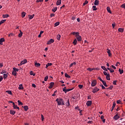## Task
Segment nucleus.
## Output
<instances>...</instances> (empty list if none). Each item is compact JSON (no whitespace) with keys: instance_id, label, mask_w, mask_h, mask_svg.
Here are the masks:
<instances>
[{"instance_id":"11","label":"nucleus","mask_w":125,"mask_h":125,"mask_svg":"<svg viewBox=\"0 0 125 125\" xmlns=\"http://www.w3.org/2000/svg\"><path fill=\"white\" fill-rule=\"evenodd\" d=\"M5 40L4 38H2L0 39V44H1V45H2V44H3V43H2L3 42H4Z\"/></svg>"},{"instance_id":"30","label":"nucleus","mask_w":125,"mask_h":125,"mask_svg":"<svg viewBox=\"0 0 125 125\" xmlns=\"http://www.w3.org/2000/svg\"><path fill=\"white\" fill-rule=\"evenodd\" d=\"M24 111H28L29 110V107H28V106L25 105L24 106Z\"/></svg>"},{"instance_id":"20","label":"nucleus","mask_w":125,"mask_h":125,"mask_svg":"<svg viewBox=\"0 0 125 125\" xmlns=\"http://www.w3.org/2000/svg\"><path fill=\"white\" fill-rule=\"evenodd\" d=\"M118 32H120V33H123V32H124V28H119L118 29Z\"/></svg>"},{"instance_id":"47","label":"nucleus","mask_w":125,"mask_h":125,"mask_svg":"<svg viewBox=\"0 0 125 125\" xmlns=\"http://www.w3.org/2000/svg\"><path fill=\"white\" fill-rule=\"evenodd\" d=\"M94 70V68H88L87 70L89 71V72H91L92 71H93Z\"/></svg>"},{"instance_id":"54","label":"nucleus","mask_w":125,"mask_h":125,"mask_svg":"<svg viewBox=\"0 0 125 125\" xmlns=\"http://www.w3.org/2000/svg\"><path fill=\"white\" fill-rule=\"evenodd\" d=\"M121 7H122V8H125V3L121 5Z\"/></svg>"},{"instance_id":"44","label":"nucleus","mask_w":125,"mask_h":125,"mask_svg":"<svg viewBox=\"0 0 125 125\" xmlns=\"http://www.w3.org/2000/svg\"><path fill=\"white\" fill-rule=\"evenodd\" d=\"M13 107L14 109H16V107H17V105H16L14 103H13Z\"/></svg>"},{"instance_id":"10","label":"nucleus","mask_w":125,"mask_h":125,"mask_svg":"<svg viewBox=\"0 0 125 125\" xmlns=\"http://www.w3.org/2000/svg\"><path fill=\"white\" fill-rule=\"evenodd\" d=\"M97 82L96 80H94L92 82L91 86H95L96 85Z\"/></svg>"},{"instance_id":"62","label":"nucleus","mask_w":125,"mask_h":125,"mask_svg":"<svg viewBox=\"0 0 125 125\" xmlns=\"http://www.w3.org/2000/svg\"><path fill=\"white\" fill-rule=\"evenodd\" d=\"M13 36V33H10L8 35V37H12Z\"/></svg>"},{"instance_id":"61","label":"nucleus","mask_w":125,"mask_h":125,"mask_svg":"<svg viewBox=\"0 0 125 125\" xmlns=\"http://www.w3.org/2000/svg\"><path fill=\"white\" fill-rule=\"evenodd\" d=\"M4 73H6V71L5 70H2L1 72V74H4Z\"/></svg>"},{"instance_id":"29","label":"nucleus","mask_w":125,"mask_h":125,"mask_svg":"<svg viewBox=\"0 0 125 125\" xmlns=\"http://www.w3.org/2000/svg\"><path fill=\"white\" fill-rule=\"evenodd\" d=\"M3 18H7L8 17H9V15L6 14V15H2Z\"/></svg>"},{"instance_id":"3","label":"nucleus","mask_w":125,"mask_h":125,"mask_svg":"<svg viewBox=\"0 0 125 125\" xmlns=\"http://www.w3.org/2000/svg\"><path fill=\"white\" fill-rule=\"evenodd\" d=\"M78 42H82V36L80 35H75Z\"/></svg>"},{"instance_id":"5","label":"nucleus","mask_w":125,"mask_h":125,"mask_svg":"<svg viewBox=\"0 0 125 125\" xmlns=\"http://www.w3.org/2000/svg\"><path fill=\"white\" fill-rule=\"evenodd\" d=\"M97 91H99V89L97 87H95L94 89L92 90L93 93H96Z\"/></svg>"},{"instance_id":"18","label":"nucleus","mask_w":125,"mask_h":125,"mask_svg":"<svg viewBox=\"0 0 125 125\" xmlns=\"http://www.w3.org/2000/svg\"><path fill=\"white\" fill-rule=\"evenodd\" d=\"M101 68L102 69H103V70H104V71H105L106 72H108V69H107V68H106L105 66H102Z\"/></svg>"},{"instance_id":"24","label":"nucleus","mask_w":125,"mask_h":125,"mask_svg":"<svg viewBox=\"0 0 125 125\" xmlns=\"http://www.w3.org/2000/svg\"><path fill=\"white\" fill-rule=\"evenodd\" d=\"M20 33L19 34V37L21 38V37H22V36L23 35V32H22L21 30H20Z\"/></svg>"},{"instance_id":"28","label":"nucleus","mask_w":125,"mask_h":125,"mask_svg":"<svg viewBox=\"0 0 125 125\" xmlns=\"http://www.w3.org/2000/svg\"><path fill=\"white\" fill-rule=\"evenodd\" d=\"M7 77H8V74H3V79H4V80H5L6 79V78H7Z\"/></svg>"},{"instance_id":"46","label":"nucleus","mask_w":125,"mask_h":125,"mask_svg":"<svg viewBox=\"0 0 125 125\" xmlns=\"http://www.w3.org/2000/svg\"><path fill=\"white\" fill-rule=\"evenodd\" d=\"M92 8H93V11L97 10V8H96V6L94 5V6H93Z\"/></svg>"},{"instance_id":"50","label":"nucleus","mask_w":125,"mask_h":125,"mask_svg":"<svg viewBox=\"0 0 125 125\" xmlns=\"http://www.w3.org/2000/svg\"><path fill=\"white\" fill-rule=\"evenodd\" d=\"M48 79V76H46L44 78V81L45 82H46Z\"/></svg>"},{"instance_id":"14","label":"nucleus","mask_w":125,"mask_h":125,"mask_svg":"<svg viewBox=\"0 0 125 125\" xmlns=\"http://www.w3.org/2000/svg\"><path fill=\"white\" fill-rule=\"evenodd\" d=\"M10 113L11 115H14L16 113V111L13 110H11Z\"/></svg>"},{"instance_id":"23","label":"nucleus","mask_w":125,"mask_h":125,"mask_svg":"<svg viewBox=\"0 0 125 125\" xmlns=\"http://www.w3.org/2000/svg\"><path fill=\"white\" fill-rule=\"evenodd\" d=\"M102 83H103L104 85V86H105L106 87H108V85L106 83V82L104 81Z\"/></svg>"},{"instance_id":"22","label":"nucleus","mask_w":125,"mask_h":125,"mask_svg":"<svg viewBox=\"0 0 125 125\" xmlns=\"http://www.w3.org/2000/svg\"><path fill=\"white\" fill-rule=\"evenodd\" d=\"M19 89H23L24 87H23V85L22 84H21L19 85Z\"/></svg>"},{"instance_id":"27","label":"nucleus","mask_w":125,"mask_h":125,"mask_svg":"<svg viewBox=\"0 0 125 125\" xmlns=\"http://www.w3.org/2000/svg\"><path fill=\"white\" fill-rule=\"evenodd\" d=\"M59 24H60V22L59 21H57L54 24V27H57V26H59Z\"/></svg>"},{"instance_id":"36","label":"nucleus","mask_w":125,"mask_h":125,"mask_svg":"<svg viewBox=\"0 0 125 125\" xmlns=\"http://www.w3.org/2000/svg\"><path fill=\"white\" fill-rule=\"evenodd\" d=\"M24 16H26V13L23 12L22 13H21V17L22 18H24Z\"/></svg>"},{"instance_id":"57","label":"nucleus","mask_w":125,"mask_h":125,"mask_svg":"<svg viewBox=\"0 0 125 125\" xmlns=\"http://www.w3.org/2000/svg\"><path fill=\"white\" fill-rule=\"evenodd\" d=\"M117 104H121V100H119L117 101Z\"/></svg>"},{"instance_id":"51","label":"nucleus","mask_w":125,"mask_h":125,"mask_svg":"<svg viewBox=\"0 0 125 125\" xmlns=\"http://www.w3.org/2000/svg\"><path fill=\"white\" fill-rule=\"evenodd\" d=\"M113 87H114V86H113V85H111L110 87L107 88V89H113Z\"/></svg>"},{"instance_id":"19","label":"nucleus","mask_w":125,"mask_h":125,"mask_svg":"<svg viewBox=\"0 0 125 125\" xmlns=\"http://www.w3.org/2000/svg\"><path fill=\"white\" fill-rule=\"evenodd\" d=\"M56 4L57 5H60L61 4V0H58Z\"/></svg>"},{"instance_id":"45","label":"nucleus","mask_w":125,"mask_h":125,"mask_svg":"<svg viewBox=\"0 0 125 125\" xmlns=\"http://www.w3.org/2000/svg\"><path fill=\"white\" fill-rule=\"evenodd\" d=\"M18 105H23V103L20 101V100L18 101Z\"/></svg>"},{"instance_id":"31","label":"nucleus","mask_w":125,"mask_h":125,"mask_svg":"<svg viewBox=\"0 0 125 125\" xmlns=\"http://www.w3.org/2000/svg\"><path fill=\"white\" fill-rule=\"evenodd\" d=\"M107 70H109V71H110V73H114V69H112L109 67L107 68Z\"/></svg>"},{"instance_id":"53","label":"nucleus","mask_w":125,"mask_h":125,"mask_svg":"<svg viewBox=\"0 0 125 125\" xmlns=\"http://www.w3.org/2000/svg\"><path fill=\"white\" fill-rule=\"evenodd\" d=\"M104 76H108V75H109V74H107L106 71L104 72Z\"/></svg>"},{"instance_id":"16","label":"nucleus","mask_w":125,"mask_h":125,"mask_svg":"<svg viewBox=\"0 0 125 125\" xmlns=\"http://www.w3.org/2000/svg\"><path fill=\"white\" fill-rule=\"evenodd\" d=\"M107 53L108 54V56H112V54L111 53V51L109 50V49H107Z\"/></svg>"},{"instance_id":"38","label":"nucleus","mask_w":125,"mask_h":125,"mask_svg":"<svg viewBox=\"0 0 125 125\" xmlns=\"http://www.w3.org/2000/svg\"><path fill=\"white\" fill-rule=\"evenodd\" d=\"M13 70L14 71H15V72H19V69L16 68H15V67H14V68H13Z\"/></svg>"},{"instance_id":"4","label":"nucleus","mask_w":125,"mask_h":125,"mask_svg":"<svg viewBox=\"0 0 125 125\" xmlns=\"http://www.w3.org/2000/svg\"><path fill=\"white\" fill-rule=\"evenodd\" d=\"M120 118V116H119V112L117 113V114L113 117V119L115 120V121H117V120H119Z\"/></svg>"},{"instance_id":"41","label":"nucleus","mask_w":125,"mask_h":125,"mask_svg":"<svg viewBox=\"0 0 125 125\" xmlns=\"http://www.w3.org/2000/svg\"><path fill=\"white\" fill-rule=\"evenodd\" d=\"M65 78H68V79H70L71 78V76L70 75H68L67 73H65Z\"/></svg>"},{"instance_id":"59","label":"nucleus","mask_w":125,"mask_h":125,"mask_svg":"<svg viewBox=\"0 0 125 125\" xmlns=\"http://www.w3.org/2000/svg\"><path fill=\"white\" fill-rule=\"evenodd\" d=\"M101 86H102V89H105V88H106L103 85H101Z\"/></svg>"},{"instance_id":"17","label":"nucleus","mask_w":125,"mask_h":125,"mask_svg":"<svg viewBox=\"0 0 125 125\" xmlns=\"http://www.w3.org/2000/svg\"><path fill=\"white\" fill-rule=\"evenodd\" d=\"M52 63H48L46 65V69H47V68H48L49 66H52Z\"/></svg>"},{"instance_id":"21","label":"nucleus","mask_w":125,"mask_h":125,"mask_svg":"<svg viewBox=\"0 0 125 125\" xmlns=\"http://www.w3.org/2000/svg\"><path fill=\"white\" fill-rule=\"evenodd\" d=\"M34 16H35L34 14H33L32 15H28V17H29V19H33L34 18Z\"/></svg>"},{"instance_id":"13","label":"nucleus","mask_w":125,"mask_h":125,"mask_svg":"<svg viewBox=\"0 0 125 125\" xmlns=\"http://www.w3.org/2000/svg\"><path fill=\"white\" fill-rule=\"evenodd\" d=\"M106 9L107 10V12H108L110 14H112V12L111 11V9L110 8V7H107Z\"/></svg>"},{"instance_id":"26","label":"nucleus","mask_w":125,"mask_h":125,"mask_svg":"<svg viewBox=\"0 0 125 125\" xmlns=\"http://www.w3.org/2000/svg\"><path fill=\"white\" fill-rule=\"evenodd\" d=\"M61 38V35H60V34H58L57 36V39L58 41H60Z\"/></svg>"},{"instance_id":"58","label":"nucleus","mask_w":125,"mask_h":125,"mask_svg":"<svg viewBox=\"0 0 125 125\" xmlns=\"http://www.w3.org/2000/svg\"><path fill=\"white\" fill-rule=\"evenodd\" d=\"M3 80V78H2V76H0V83Z\"/></svg>"},{"instance_id":"60","label":"nucleus","mask_w":125,"mask_h":125,"mask_svg":"<svg viewBox=\"0 0 125 125\" xmlns=\"http://www.w3.org/2000/svg\"><path fill=\"white\" fill-rule=\"evenodd\" d=\"M87 124H91V125H92V121H89L87 122Z\"/></svg>"},{"instance_id":"43","label":"nucleus","mask_w":125,"mask_h":125,"mask_svg":"<svg viewBox=\"0 0 125 125\" xmlns=\"http://www.w3.org/2000/svg\"><path fill=\"white\" fill-rule=\"evenodd\" d=\"M76 64H77V63L74 62L73 63L70 64V65H69V67H72L73 65H76Z\"/></svg>"},{"instance_id":"6","label":"nucleus","mask_w":125,"mask_h":125,"mask_svg":"<svg viewBox=\"0 0 125 125\" xmlns=\"http://www.w3.org/2000/svg\"><path fill=\"white\" fill-rule=\"evenodd\" d=\"M53 42H54V40L51 39L47 42V44H51V43H53Z\"/></svg>"},{"instance_id":"1","label":"nucleus","mask_w":125,"mask_h":125,"mask_svg":"<svg viewBox=\"0 0 125 125\" xmlns=\"http://www.w3.org/2000/svg\"><path fill=\"white\" fill-rule=\"evenodd\" d=\"M56 102H57L58 103V105L59 106H60V105H64V100H63V99H61V98H57L56 100Z\"/></svg>"},{"instance_id":"63","label":"nucleus","mask_w":125,"mask_h":125,"mask_svg":"<svg viewBox=\"0 0 125 125\" xmlns=\"http://www.w3.org/2000/svg\"><path fill=\"white\" fill-rule=\"evenodd\" d=\"M98 79H99V80H100V81L101 82H102V83L104 81L102 80V79H101V78H100V77H98Z\"/></svg>"},{"instance_id":"37","label":"nucleus","mask_w":125,"mask_h":125,"mask_svg":"<svg viewBox=\"0 0 125 125\" xmlns=\"http://www.w3.org/2000/svg\"><path fill=\"white\" fill-rule=\"evenodd\" d=\"M6 92H7V93H8V94H10V95H12V92H11V91L10 90L6 91Z\"/></svg>"},{"instance_id":"56","label":"nucleus","mask_w":125,"mask_h":125,"mask_svg":"<svg viewBox=\"0 0 125 125\" xmlns=\"http://www.w3.org/2000/svg\"><path fill=\"white\" fill-rule=\"evenodd\" d=\"M41 119H42V120L43 121L44 118H43V115L42 114L41 115Z\"/></svg>"},{"instance_id":"40","label":"nucleus","mask_w":125,"mask_h":125,"mask_svg":"<svg viewBox=\"0 0 125 125\" xmlns=\"http://www.w3.org/2000/svg\"><path fill=\"white\" fill-rule=\"evenodd\" d=\"M119 72L121 75L124 73V70H121V68H119Z\"/></svg>"},{"instance_id":"15","label":"nucleus","mask_w":125,"mask_h":125,"mask_svg":"<svg viewBox=\"0 0 125 125\" xmlns=\"http://www.w3.org/2000/svg\"><path fill=\"white\" fill-rule=\"evenodd\" d=\"M99 4V0H95L94 2L95 5H98Z\"/></svg>"},{"instance_id":"32","label":"nucleus","mask_w":125,"mask_h":125,"mask_svg":"<svg viewBox=\"0 0 125 125\" xmlns=\"http://www.w3.org/2000/svg\"><path fill=\"white\" fill-rule=\"evenodd\" d=\"M12 74L13 76H16V75H17V72L15 71L14 70H13Z\"/></svg>"},{"instance_id":"8","label":"nucleus","mask_w":125,"mask_h":125,"mask_svg":"<svg viewBox=\"0 0 125 125\" xmlns=\"http://www.w3.org/2000/svg\"><path fill=\"white\" fill-rule=\"evenodd\" d=\"M53 85H54V83L51 82L49 84V86L48 87V88L51 89L52 87H53Z\"/></svg>"},{"instance_id":"34","label":"nucleus","mask_w":125,"mask_h":125,"mask_svg":"<svg viewBox=\"0 0 125 125\" xmlns=\"http://www.w3.org/2000/svg\"><path fill=\"white\" fill-rule=\"evenodd\" d=\"M77 42H78L77 39H75L73 42V43L74 45H76V44H77Z\"/></svg>"},{"instance_id":"35","label":"nucleus","mask_w":125,"mask_h":125,"mask_svg":"<svg viewBox=\"0 0 125 125\" xmlns=\"http://www.w3.org/2000/svg\"><path fill=\"white\" fill-rule=\"evenodd\" d=\"M66 105L67 106L70 105V102L69 101V99L67 100V102L66 103Z\"/></svg>"},{"instance_id":"7","label":"nucleus","mask_w":125,"mask_h":125,"mask_svg":"<svg viewBox=\"0 0 125 125\" xmlns=\"http://www.w3.org/2000/svg\"><path fill=\"white\" fill-rule=\"evenodd\" d=\"M26 62H27V60H24L23 61L21 62L20 66H22V65H24V64H26Z\"/></svg>"},{"instance_id":"33","label":"nucleus","mask_w":125,"mask_h":125,"mask_svg":"<svg viewBox=\"0 0 125 125\" xmlns=\"http://www.w3.org/2000/svg\"><path fill=\"white\" fill-rule=\"evenodd\" d=\"M5 21H6V20H2L1 21H0V25L1 24H3V23L4 22H5Z\"/></svg>"},{"instance_id":"42","label":"nucleus","mask_w":125,"mask_h":125,"mask_svg":"<svg viewBox=\"0 0 125 125\" xmlns=\"http://www.w3.org/2000/svg\"><path fill=\"white\" fill-rule=\"evenodd\" d=\"M106 79L107 81H110V75H108L107 76H106Z\"/></svg>"},{"instance_id":"39","label":"nucleus","mask_w":125,"mask_h":125,"mask_svg":"<svg viewBox=\"0 0 125 125\" xmlns=\"http://www.w3.org/2000/svg\"><path fill=\"white\" fill-rule=\"evenodd\" d=\"M52 10L53 12H55L57 10V7H56L53 8Z\"/></svg>"},{"instance_id":"64","label":"nucleus","mask_w":125,"mask_h":125,"mask_svg":"<svg viewBox=\"0 0 125 125\" xmlns=\"http://www.w3.org/2000/svg\"><path fill=\"white\" fill-rule=\"evenodd\" d=\"M55 15L54 14H50V17H51V18H52V17H53V16H55Z\"/></svg>"},{"instance_id":"9","label":"nucleus","mask_w":125,"mask_h":125,"mask_svg":"<svg viewBox=\"0 0 125 125\" xmlns=\"http://www.w3.org/2000/svg\"><path fill=\"white\" fill-rule=\"evenodd\" d=\"M91 104H92V102L91 101H88L86 103V105L88 106V107L91 106Z\"/></svg>"},{"instance_id":"48","label":"nucleus","mask_w":125,"mask_h":125,"mask_svg":"<svg viewBox=\"0 0 125 125\" xmlns=\"http://www.w3.org/2000/svg\"><path fill=\"white\" fill-rule=\"evenodd\" d=\"M83 87V85H81V84L78 85V87L79 88H80V89H82Z\"/></svg>"},{"instance_id":"49","label":"nucleus","mask_w":125,"mask_h":125,"mask_svg":"<svg viewBox=\"0 0 125 125\" xmlns=\"http://www.w3.org/2000/svg\"><path fill=\"white\" fill-rule=\"evenodd\" d=\"M87 3H88V1L86 0L85 2L83 3V5L84 6L85 5V4H87Z\"/></svg>"},{"instance_id":"55","label":"nucleus","mask_w":125,"mask_h":125,"mask_svg":"<svg viewBox=\"0 0 125 125\" xmlns=\"http://www.w3.org/2000/svg\"><path fill=\"white\" fill-rule=\"evenodd\" d=\"M42 1H43V0H37L36 2H42Z\"/></svg>"},{"instance_id":"12","label":"nucleus","mask_w":125,"mask_h":125,"mask_svg":"<svg viewBox=\"0 0 125 125\" xmlns=\"http://www.w3.org/2000/svg\"><path fill=\"white\" fill-rule=\"evenodd\" d=\"M115 107H116V103L115 102H113V105L112 106V109L111 110V112H113V110H114Z\"/></svg>"},{"instance_id":"25","label":"nucleus","mask_w":125,"mask_h":125,"mask_svg":"<svg viewBox=\"0 0 125 125\" xmlns=\"http://www.w3.org/2000/svg\"><path fill=\"white\" fill-rule=\"evenodd\" d=\"M35 65L38 68H39V67H40V66H41V63H38V62H35Z\"/></svg>"},{"instance_id":"52","label":"nucleus","mask_w":125,"mask_h":125,"mask_svg":"<svg viewBox=\"0 0 125 125\" xmlns=\"http://www.w3.org/2000/svg\"><path fill=\"white\" fill-rule=\"evenodd\" d=\"M113 84H114V85H117V81H114L113 82Z\"/></svg>"},{"instance_id":"2","label":"nucleus","mask_w":125,"mask_h":125,"mask_svg":"<svg viewBox=\"0 0 125 125\" xmlns=\"http://www.w3.org/2000/svg\"><path fill=\"white\" fill-rule=\"evenodd\" d=\"M71 90H73V89H66V87H64V88H62V91L65 92V93H66V92H68L69 91H71Z\"/></svg>"}]
</instances>
